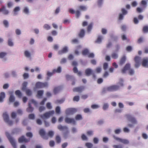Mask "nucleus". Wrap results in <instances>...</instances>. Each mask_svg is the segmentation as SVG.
I'll return each mask as SVG.
<instances>
[{"instance_id": "nucleus-1", "label": "nucleus", "mask_w": 148, "mask_h": 148, "mask_svg": "<svg viewBox=\"0 0 148 148\" xmlns=\"http://www.w3.org/2000/svg\"><path fill=\"white\" fill-rule=\"evenodd\" d=\"M127 120L132 124H128L127 126L129 127L132 128L134 127L133 124H138V121L136 118L132 116V115L127 114L125 116Z\"/></svg>"}, {"instance_id": "nucleus-2", "label": "nucleus", "mask_w": 148, "mask_h": 148, "mask_svg": "<svg viewBox=\"0 0 148 148\" xmlns=\"http://www.w3.org/2000/svg\"><path fill=\"white\" fill-rule=\"evenodd\" d=\"M5 134L13 147L14 148H17L16 140L11 136L10 133L8 132H5Z\"/></svg>"}, {"instance_id": "nucleus-3", "label": "nucleus", "mask_w": 148, "mask_h": 148, "mask_svg": "<svg viewBox=\"0 0 148 148\" xmlns=\"http://www.w3.org/2000/svg\"><path fill=\"white\" fill-rule=\"evenodd\" d=\"M3 117L5 122L10 126L12 125L13 121L12 120H10L9 115L7 112H5L3 113Z\"/></svg>"}, {"instance_id": "nucleus-4", "label": "nucleus", "mask_w": 148, "mask_h": 148, "mask_svg": "<svg viewBox=\"0 0 148 148\" xmlns=\"http://www.w3.org/2000/svg\"><path fill=\"white\" fill-rule=\"evenodd\" d=\"M54 113V111L53 110L49 111L44 114H43L40 115L41 118L43 120H45L49 119L51 115H53Z\"/></svg>"}, {"instance_id": "nucleus-5", "label": "nucleus", "mask_w": 148, "mask_h": 148, "mask_svg": "<svg viewBox=\"0 0 148 148\" xmlns=\"http://www.w3.org/2000/svg\"><path fill=\"white\" fill-rule=\"evenodd\" d=\"M78 111V109L74 108H69L66 109L65 113L67 116L73 115Z\"/></svg>"}, {"instance_id": "nucleus-6", "label": "nucleus", "mask_w": 148, "mask_h": 148, "mask_svg": "<svg viewBox=\"0 0 148 148\" xmlns=\"http://www.w3.org/2000/svg\"><path fill=\"white\" fill-rule=\"evenodd\" d=\"M114 138L118 141V142L121 143L125 145H127L129 143V141L126 139H122L119 137H116L115 135L113 136Z\"/></svg>"}, {"instance_id": "nucleus-7", "label": "nucleus", "mask_w": 148, "mask_h": 148, "mask_svg": "<svg viewBox=\"0 0 148 148\" xmlns=\"http://www.w3.org/2000/svg\"><path fill=\"white\" fill-rule=\"evenodd\" d=\"M69 47L67 46H64L61 50H59L58 54L59 55H61L64 54H66L69 52Z\"/></svg>"}, {"instance_id": "nucleus-8", "label": "nucleus", "mask_w": 148, "mask_h": 148, "mask_svg": "<svg viewBox=\"0 0 148 148\" xmlns=\"http://www.w3.org/2000/svg\"><path fill=\"white\" fill-rule=\"evenodd\" d=\"M65 122L67 124L72 123L74 125H76V122L73 118H71L66 117L64 119Z\"/></svg>"}, {"instance_id": "nucleus-9", "label": "nucleus", "mask_w": 148, "mask_h": 148, "mask_svg": "<svg viewBox=\"0 0 148 148\" xmlns=\"http://www.w3.org/2000/svg\"><path fill=\"white\" fill-rule=\"evenodd\" d=\"M30 138H26L24 135L21 136L18 139V142L20 143L24 142L27 143L30 141Z\"/></svg>"}, {"instance_id": "nucleus-10", "label": "nucleus", "mask_w": 148, "mask_h": 148, "mask_svg": "<svg viewBox=\"0 0 148 148\" xmlns=\"http://www.w3.org/2000/svg\"><path fill=\"white\" fill-rule=\"evenodd\" d=\"M39 133L40 135L43 139L47 140L48 138L47 136H46V132L44 129H41L39 131Z\"/></svg>"}, {"instance_id": "nucleus-11", "label": "nucleus", "mask_w": 148, "mask_h": 148, "mask_svg": "<svg viewBox=\"0 0 148 148\" xmlns=\"http://www.w3.org/2000/svg\"><path fill=\"white\" fill-rule=\"evenodd\" d=\"M131 68V65L129 63H127L124 66L123 68L121 71V72L123 74L126 73V71L129 70Z\"/></svg>"}, {"instance_id": "nucleus-12", "label": "nucleus", "mask_w": 148, "mask_h": 148, "mask_svg": "<svg viewBox=\"0 0 148 148\" xmlns=\"http://www.w3.org/2000/svg\"><path fill=\"white\" fill-rule=\"evenodd\" d=\"M94 72L93 70L91 68H87L86 69L85 71V73L86 76L88 77L91 75L92 73Z\"/></svg>"}, {"instance_id": "nucleus-13", "label": "nucleus", "mask_w": 148, "mask_h": 148, "mask_svg": "<svg viewBox=\"0 0 148 148\" xmlns=\"http://www.w3.org/2000/svg\"><path fill=\"white\" fill-rule=\"evenodd\" d=\"M142 64L143 67L148 68V58L147 57L143 59Z\"/></svg>"}, {"instance_id": "nucleus-14", "label": "nucleus", "mask_w": 148, "mask_h": 148, "mask_svg": "<svg viewBox=\"0 0 148 148\" xmlns=\"http://www.w3.org/2000/svg\"><path fill=\"white\" fill-rule=\"evenodd\" d=\"M58 129L60 131H63L68 130V127L66 126H62L61 124L58 125Z\"/></svg>"}, {"instance_id": "nucleus-15", "label": "nucleus", "mask_w": 148, "mask_h": 148, "mask_svg": "<svg viewBox=\"0 0 148 148\" xmlns=\"http://www.w3.org/2000/svg\"><path fill=\"white\" fill-rule=\"evenodd\" d=\"M85 88L84 86H82L78 87H76L74 88L73 89V91L74 92H81Z\"/></svg>"}, {"instance_id": "nucleus-16", "label": "nucleus", "mask_w": 148, "mask_h": 148, "mask_svg": "<svg viewBox=\"0 0 148 148\" xmlns=\"http://www.w3.org/2000/svg\"><path fill=\"white\" fill-rule=\"evenodd\" d=\"M0 12H2L3 14L4 15H7L9 13L8 10L6 9L4 6H3L2 8H0Z\"/></svg>"}, {"instance_id": "nucleus-17", "label": "nucleus", "mask_w": 148, "mask_h": 148, "mask_svg": "<svg viewBox=\"0 0 148 148\" xmlns=\"http://www.w3.org/2000/svg\"><path fill=\"white\" fill-rule=\"evenodd\" d=\"M5 97V94L4 92H1L0 93V103H2L4 101Z\"/></svg>"}, {"instance_id": "nucleus-18", "label": "nucleus", "mask_w": 148, "mask_h": 148, "mask_svg": "<svg viewBox=\"0 0 148 148\" xmlns=\"http://www.w3.org/2000/svg\"><path fill=\"white\" fill-rule=\"evenodd\" d=\"M21 129L20 128H15L13 129L12 132L11 134L12 135L18 134L21 132Z\"/></svg>"}, {"instance_id": "nucleus-19", "label": "nucleus", "mask_w": 148, "mask_h": 148, "mask_svg": "<svg viewBox=\"0 0 148 148\" xmlns=\"http://www.w3.org/2000/svg\"><path fill=\"white\" fill-rule=\"evenodd\" d=\"M28 107L26 109L27 112L29 113L32 112L34 109V108L32 106L31 103H28Z\"/></svg>"}, {"instance_id": "nucleus-20", "label": "nucleus", "mask_w": 148, "mask_h": 148, "mask_svg": "<svg viewBox=\"0 0 148 148\" xmlns=\"http://www.w3.org/2000/svg\"><path fill=\"white\" fill-rule=\"evenodd\" d=\"M37 92L36 97L39 99L41 98L44 94V91L42 90H39L37 91Z\"/></svg>"}, {"instance_id": "nucleus-21", "label": "nucleus", "mask_w": 148, "mask_h": 148, "mask_svg": "<svg viewBox=\"0 0 148 148\" xmlns=\"http://www.w3.org/2000/svg\"><path fill=\"white\" fill-rule=\"evenodd\" d=\"M7 54V53L2 52L0 53V58L3 59V61H5L7 60L6 58H4Z\"/></svg>"}, {"instance_id": "nucleus-22", "label": "nucleus", "mask_w": 148, "mask_h": 148, "mask_svg": "<svg viewBox=\"0 0 148 148\" xmlns=\"http://www.w3.org/2000/svg\"><path fill=\"white\" fill-rule=\"evenodd\" d=\"M104 0H97V4L99 8H101L103 4Z\"/></svg>"}, {"instance_id": "nucleus-23", "label": "nucleus", "mask_w": 148, "mask_h": 148, "mask_svg": "<svg viewBox=\"0 0 148 148\" xmlns=\"http://www.w3.org/2000/svg\"><path fill=\"white\" fill-rule=\"evenodd\" d=\"M23 12L26 15H29L30 12L29 7H24L23 10Z\"/></svg>"}, {"instance_id": "nucleus-24", "label": "nucleus", "mask_w": 148, "mask_h": 148, "mask_svg": "<svg viewBox=\"0 0 148 148\" xmlns=\"http://www.w3.org/2000/svg\"><path fill=\"white\" fill-rule=\"evenodd\" d=\"M66 79L68 80H75V78L74 77L73 75H71L69 74H67L66 75Z\"/></svg>"}, {"instance_id": "nucleus-25", "label": "nucleus", "mask_w": 148, "mask_h": 148, "mask_svg": "<svg viewBox=\"0 0 148 148\" xmlns=\"http://www.w3.org/2000/svg\"><path fill=\"white\" fill-rule=\"evenodd\" d=\"M126 60V57L125 56H123L121 59L119 65L122 66L123 64L125 62Z\"/></svg>"}, {"instance_id": "nucleus-26", "label": "nucleus", "mask_w": 148, "mask_h": 148, "mask_svg": "<svg viewBox=\"0 0 148 148\" xmlns=\"http://www.w3.org/2000/svg\"><path fill=\"white\" fill-rule=\"evenodd\" d=\"M61 89V87L60 86L55 88L53 90V92L54 94H57Z\"/></svg>"}, {"instance_id": "nucleus-27", "label": "nucleus", "mask_w": 148, "mask_h": 148, "mask_svg": "<svg viewBox=\"0 0 148 148\" xmlns=\"http://www.w3.org/2000/svg\"><path fill=\"white\" fill-rule=\"evenodd\" d=\"M85 35V32L84 30L83 29H81L78 34L80 38H83L84 37Z\"/></svg>"}, {"instance_id": "nucleus-28", "label": "nucleus", "mask_w": 148, "mask_h": 148, "mask_svg": "<svg viewBox=\"0 0 148 148\" xmlns=\"http://www.w3.org/2000/svg\"><path fill=\"white\" fill-rule=\"evenodd\" d=\"M28 84V82H24L22 84V88L21 90H22L25 91L26 90L27 86Z\"/></svg>"}, {"instance_id": "nucleus-29", "label": "nucleus", "mask_w": 148, "mask_h": 148, "mask_svg": "<svg viewBox=\"0 0 148 148\" xmlns=\"http://www.w3.org/2000/svg\"><path fill=\"white\" fill-rule=\"evenodd\" d=\"M4 27L6 28H8L9 26V23L8 21L6 20H4L3 22Z\"/></svg>"}, {"instance_id": "nucleus-30", "label": "nucleus", "mask_w": 148, "mask_h": 148, "mask_svg": "<svg viewBox=\"0 0 148 148\" xmlns=\"http://www.w3.org/2000/svg\"><path fill=\"white\" fill-rule=\"evenodd\" d=\"M93 24L92 23H91L88 25L87 27V32L88 34H90V32L92 28Z\"/></svg>"}, {"instance_id": "nucleus-31", "label": "nucleus", "mask_w": 148, "mask_h": 148, "mask_svg": "<svg viewBox=\"0 0 148 148\" xmlns=\"http://www.w3.org/2000/svg\"><path fill=\"white\" fill-rule=\"evenodd\" d=\"M63 134L64 138H67L69 136V132L68 130H66L65 132H64Z\"/></svg>"}, {"instance_id": "nucleus-32", "label": "nucleus", "mask_w": 148, "mask_h": 148, "mask_svg": "<svg viewBox=\"0 0 148 148\" xmlns=\"http://www.w3.org/2000/svg\"><path fill=\"white\" fill-rule=\"evenodd\" d=\"M24 54L25 56L27 58H29L31 57V54L28 51H25L24 52Z\"/></svg>"}, {"instance_id": "nucleus-33", "label": "nucleus", "mask_w": 148, "mask_h": 148, "mask_svg": "<svg viewBox=\"0 0 148 148\" xmlns=\"http://www.w3.org/2000/svg\"><path fill=\"white\" fill-rule=\"evenodd\" d=\"M123 82V79L122 78H120L119 79V81L117 83V84L120 85L121 86L123 87L124 86Z\"/></svg>"}, {"instance_id": "nucleus-34", "label": "nucleus", "mask_w": 148, "mask_h": 148, "mask_svg": "<svg viewBox=\"0 0 148 148\" xmlns=\"http://www.w3.org/2000/svg\"><path fill=\"white\" fill-rule=\"evenodd\" d=\"M102 38V36H99L97 40L95 41V42L98 44L100 43L101 42Z\"/></svg>"}, {"instance_id": "nucleus-35", "label": "nucleus", "mask_w": 148, "mask_h": 148, "mask_svg": "<svg viewBox=\"0 0 148 148\" xmlns=\"http://www.w3.org/2000/svg\"><path fill=\"white\" fill-rule=\"evenodd\" d=\"M54 134V132L53 131H50L47 133V135L50 138L53 137Z\"/></svg>"}, {"instance_id": "nucleus-36", "label": "nucleus", "mask_w": 148, "mask_h": 148, "mask_svg": "<svg viewBox=\"0 0 148 148\" xmlns=\"http://www.w3.org/2000/svg\"><path fill=\"white\" fill-rule=\"evenodd\" d=\"M141 5L144 8H146L147 6V2L145 0H142L141 2Z\"/></svg>"}, {"instance_id": "nucleus-37", "label": "nucleus", "mask_w": 148, "mask_h": 148, "mask_svg": "<svg viewBox=\"0 0 148 148\" xmlns=\"http://www.w3.org/2000/svg\"><path fill=\"white\" fill-rule=\"evenodd\" d=\"M113 91H116L120 89V86L118 85H112Z\"/></svg>"}, {"instance_id": "nucleus-38", "label": "nucleus", "mask_w": 148, "mask_h": 148, "mask_svg": "<svg viewBox=\"0 0 148 148\" xmlns=\"http://www.w3.org/2000/svg\"><path fill=\"white\" fill-rule=\"evenodd\" d=\"M26 95L28 96H30L32 94V91L30 89H28L25 91Z\"/></svg>"}, {"instance_id": "nucleus-39", "label": "nucleus", "mask_w": 148, "mask_h": 148, "mask_svg": "<svg viewBox=\"0 0 148 148\" xmlns=\"http://www.w3.org/2000/svg\"><path fill=\"white\" fill-rule=\"evenodd\" d=\"M79 10L85 11L87 9V7L81 5L79 7Z\"/></svg>"}, {"instance_id": "nucleus-40", "label": "nucleus", "mask_w": 148, "mask_h": 148, "mask_svg": "<svg viewBox=\"0 0 148 148\" xmlns=\"http://www.w3.org/2000/svg\"><path fill=\"white\" fill-rule=\"evenodd\" d=\"M62 71V68L60 66H59L57 69H54L53 70V72L57 73H60Z\"/></svg>"}, {"instance_id": "nucleus-41", "label": "nucleus", "mask_w": 148, "mask_h": 148, "mask_svg": "<svg viewBox=\"0 0 148 148\" xmlns=\"http://www.w3.org/2000/svg\"><path fill=\"white\" fill-rule=\"evenodd\" d=\"M109 105L108 103H104L103 106V109L104 110H107L109 108Z\"/></svg>"}, {"instance_id": "nucleus-42", "label": "nucleus", "mask_w": 148, "mask_h": 148, "mask_svg": "<svg viewBox=\"0 0 148 148\" xmlns=\"http://www.w3.org/2000/svg\"><path fill=\"white\" fill-rule=\"evenodd\" d=\"M42 82H38L36 83L35 86L37 88H42Z\"/></svg>"}, {"instance_id": "nucleus-43", "label": "nucleus", "mask_w": 148, "mask_h": 148, "mask_svg": "<svg viewBox=\"0 0 148 148\" xmlns=\"http://www.w3.org/2000/svg\"><path fill=\"white\" fill-rule=\"evenodd\" d=\"M82 119V116L80 114H77L75 117V119L77 121L81 120Z\"/></svg>"}, {"instance_id": "nucleus-44", "label": "nucleus", "mask_w": 148, "mask_h": 148, "mask_svg": "<svg viewBox=\"0 0 148 148\" xmlns=\"http://www.w3.org/2000/svg\"><path fill=\"white\" fill-rule=\"evenodd\" d=\"M55 111L57 114H60L61 113V108L59 106H57L55 108Z\"/></svg>"}, {"instance_id": "nucleus-45", "label": "nucleus", "mask_w": 148, "mask_h": 148, "mask_svg": "<svg viewBox=\"0 0 148 148\" xmlns=\"http://www.w3.org/2000/svg\"><path fill=\"white\" fill-rule=\"evenodd\" d=\"M15 101V97L14 95H10L9 98V101L11 103L14 102Z\"/></svg>"}, {"instance_id": "nucleus-46", "label": "nucleus", "mask_w": 148, "mask_h": 148, "mask_svg": "<svg viewBox=\"0 0 148 148\" xmlns=\"http://www.w3.org/2000/svg\"><path fill=\"white\" fill-rule=\"evenodd\" d=\"M141 57L138 56H136L134 58V60L135 62H140Z\"/></svg>"}, {"instance_id": "nucleus-47", "label": "nucleus", "mask_w": 148, "mask_h": 148, "mask_svg": "<svg viewBox=\"0 0 148 148\" xmlns=\"http://www.w3.org/2000/svg\"><path fill=\"white\" fill-rule=\"evenodd\" d=\"M15 94L19 97H21L22 96V94L21 91L19 90H17L15 91Z\"/></svg>"}, {"instance_id": "nucleus-48", "label": "nucleus", "mask_w": 148, "mask_h": 148, "mask_svg": "<svg viewBox=\"0 0 148 148\" xmlns=\"http://www.w3.org/2000/svg\"><path fill=\"white\" fill-rule=\"evenodd\" d=\"M8 45L10 47H12L14 46V44L11 38H9L8 40Z\"/></svg>"}, {"instance_id": "nucleus-49", "label": "nucleus", "mask_w": 148, "mask_h": 148, "mask_svg": "<svg viewBox=\"0 0 148 148\" xmlns=\"http://www.w3.org/2000/svg\"><path fill=\"white\" fill-rule=\"evenodd\" d=\"M135 73V71L134 69L130 68L129 70L128 74L131 76L134 75Z\"/></svg>"}, {"instance_id": "nucleus-50", "label": "nucleus", "mask_w": 148, "mask_h": 148, "mask_svg": "<svg viewBox=\"0 0 148 148\" xmlns=\"http://www.w3.org/2000/svg\"><path fill=\"white\" fill-rule=\"evenodd\" d=\"M111 57L113 59H117L118 58V55L117 53L113 52L112 54Z\"/></svg>"}, {"instance_id": "nucleus-51", "label": "nucleus", "mask_w": 148, "mask_h": 148, "mask_svg": "<svg viewBox=\"0 0 148 148\" xmlns=\"http://www.w3.org/2000/svg\"><path fill=\"white\" fill-rule=\"evenodd\" d=\"M56 143H60L61 142V139L59 135L56 136Z\"/></svg>"}, {"instance_id": "nucleus-52", "label": "nucleus", "mask_w": 148, "mask_h": 148, "mask_svg": "<svg viewBox=\"0 0 148 148\" xmlns=\"http://www.w3.org/2000/svg\"><path fill=\"white\" fill-rule=\"evenodd\" d=\"M65 101L64 98H62L60 100H57L55 101V103L56 104H62Z\"/></svg>"}, {"instance_id": "nucleus-53", "label": "nucleus", "mask_w": 148, "mask_h": 148, "mask_svg": "<svg viewBox=\"0 0 148 148\" xmlns=\"http://www.w3.org/2000/svg\"><path fill=\"white\" fill-rule=\"evenodd\" d=\"M143 31L144 33H148V26H145L143 28Z\"/></svg>"}, {"instance_id": "nucleus-54", "label": "nucleus", "mask_w": 148, "mask_h": 148, "mask_svg": "<svg viewBox=\"0 0 148 148\" xmlns=\"http://www.w3.org/2000/svg\"><path fill=\"white\" fill-rule=\"evenodd\" d=\"M89 53V51L87 49H86L82 51V54L84 56H86Z\"/></svg>"}, {"instance_id": "nucleus-55", "label": "nucleus", "mask_w": 148, "mask_h": 148, "mask_svg": "<svg viewBox=\"0 0 148 148\" xmlns=\"http://www.w3.org/2000/svg\"><path fill=\"white\" fill-rule=\"evenodd\" d=\"M11 75L14 77H17L18 76L17 72L15 71H12Z\"/></svg>"}, {"instance_id": "nucleus-56", "label": "nucleus", "mask_w": 148, "mask_h": 148, "mask_svg": "<svg viewBox=\"0 0 148 148\" xmlns=\"http://www.w3.org/2000/svg\"><path fill=\"white\" fill-rule=\"evenodd\" d=\"M79 60L81 64L83 65L86 66L88 62L87 60L83 61L81 59Z\"/></svg>"}, {"instance_id": "nucleus-57", "label": "nucleus", "mask_w": 148, "mask_h": 148, "mask_svg": "<svg viewBox=\"0 0 148 148\" xmlns=\"http://www.w3.org/2000/svg\"><path fill=\"white\" fill-rule=\"evenodd\" d=\"M75 16L76 18H78L81 14V13L79 10H77L75 12Z\"/></svg>"}, {"instance_id": "nucleus-58", "label": "nucleus", "mask_w": 148, "mask_h": 148, "mask_svg": "<svg viewBox=\"0 0 148 148\" xmlns=\"http://www.w3.org/2000/svg\"><path fill=\"white\" fill-rule=\"evenodd\" d=\"M26 136L30 138H32L33 137V134L31 132H28L26 133Z\"/></svg>"}, {"instance_id": "nucleus-59", "label": "nucleus", "mask_w": 148, "mask_h": 148, "mask_svg": "<svg viewBox=\"0 0 148 148\" xmlns=\"http://www.w3.org/2000/svg\"><path fill=\"white\" fill-rule=\"evenodd\" d=\"M121 128L116 129L114 131V133L116 134H119L121 132Z\"/></svg>"}, {"instance_id": "nucleus-60", "label": "nucleus", "mask_w": 148, "mask_h": 148, "mask_svg": "<svg viewBox=\"0 0 148 148\" xmlns=\"http://www.w3.org/2000/svg\"><path fill=\"white\" fill-rule=\"evenodd\" d=\"M121 11L122 13V14H123L124 15H125L127 14L128 13L127 11L124 8L121 9Z\"/></svg>"}, {"instance_id": "nucleus-61", "label": "nucleus", "mask_w": 148, "mask_h": 148, "mask_svg": "<svg viewBox=\"0 0 148 148\" xmlns=\"http://www.w3.org/2000/svg\"><path fill=\"white\" fill-rule=\"evenodd\" d=\"M43 28L47 30H49L51 29V27L49 25L46 24H45L43 27Z\"/></svg>"}, {"instance_id": "nucleus-62", "label": "nucleus", "mask_w": 148, "mask_h": 148, "mask_svg": "<svg viewBox=\"0 0 148 148\" xmlns=\"http://www.w3.org/2000/svg\"><path fill=\"white\" fill-rule=\"evenodd\" d=\"M28 118L30 119L34 120L35 119V116L34 114H31L29 115Z\"/></svg>"}, {"instance_id": "nucleus-63", "label": "nucleus", "mask_w": 148, "mask_h": 148, "mask_svg": "<svg viewBox=\"0 0 148 148\" xmlns=\"http://www.w3.org/2000/svg\"><path fill=\"white\" fill-rule=\"evenodd\" d=\"M85 145L88 148H91L93 146V144L90 143H86Z\"/></svg>"}, {"instance_id": "nucleus-64", "label": "nucleus", "mask_w": 148, "mask_h": 148, "mask_svg": "<svg viewBox=\"0 0 148 148\" xmlns=\"http://www.w3.org/2000/svg\"><path fill=\"white\" fill-rule=\"evenodd\" d=\"M144 38L143 37H141L138 40L137 42L138 44H140L143 42Z\"/></svg>"}]
</instances>
